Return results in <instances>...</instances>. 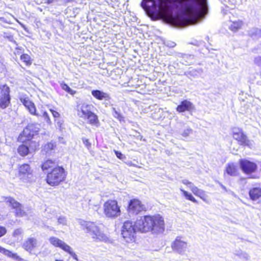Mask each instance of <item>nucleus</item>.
I'll return each instance as SVG.
<instances>
[{
	"label": "nucleus",
	"instance_id": "0eeeda50",
	"mask_svg": "<svg viewBox=\"0 0 261 261\" xmlns=\"http://www.w3.org/2000/svg\"><path fill=\"white\" fill-rule=\"evenodd\" d=\"M103 212L108 218H115L121 215L120 206L115 199H109L106 200L103 205Z\"/></svg>",
	"mask_w": 261,
	"mask_h": 261
},
{
	"label": "nucleus",
	"instance_id": "7ed1b4c3",
	"mask_svg": "<svg viewBox=\"0 0 261 261\" xmlns=\"http://www.w3.org/2000/svg\"><path fill=\"white\" fill-rule=\"evenodd\" d=\"M41 168L46 172V182L51 187H57L66 180L67 172L64 167L57 165L55 161L48 159L41 165Z\"/></svg>",
	"mask_w": 261,
	"mask_h": 261
},
{
	"label": "nucleus",
	"instance_id": "c9c22d12",
	"mask_svg": "<svg viewBox=\"0 0 261 261\" xmlns=\"http://www.w3.org/2000/svg\"><path fill=\"white\" fill-rule=\"evenodd\" d=\"M49 111L51 112L53 116L55 118H58L60 117V113L57 112V111L56 110H54L52 109H49Z\"/></svg>",
	"mask_w": 261,
	"mask_h": 261
},
{
	"label": "nucleus",
	"instance_id": "09e8293b",
	"mask_svg": "<svg viewBox=\"0 0 261 261\" xmlns=\"http://www.w3.org/2000/svg\"><path fill=\"white\" fill-rule=\"evenodd\" d=\"M73 0H67V2H72Z\"/></svg>",
	"mask_w": 261,
	"mask_h": 261
},
{
	"label": "nucleus",
	"instance_id": "9d476101",
	"mask_svg": "<svg viewBox=\"0 0 261 261\" xmlns=\"http://www.w3.org/2000/svg\"><path fill=\"white\" fill-rule=\"evenodd\" d=\"M126 211L128 214L137 215L146 212V207L141 201L137 198H132L128 202Z\"/></svg>",
	"mask_w": 261,
	"mask_h": 261
},
{
	"label": "nucleus",
	"instance_id": "3c124183",
	"mask_svg": "<svg viewBox=\"0 0 261 261\" xmlns=\"http://www.w3.org/2000/svg\"><path fill=\"white\" fill-rule=\"evenodd\" d=\"M9 16L12 17L11 15H8Z\"/></svg>",
	"mask_w": 261,
	"mask_h": 261
},
{
	"label": "nucleus",
	"instance_id": "c03bdc74",
	"mask_svg": "<svg viewBox=\"0 0 261 261\" xmlns=\"http://www.w3.org/2000/svg\"><path fill=\"white\" fill-rule=\"evenodd\" d=\"M182 183L186 186L191 185L192 184V182L187 179L182 180Z\"/></svg>",
	"mask_w": 261,
	"mask_h": 261
},
{
	"label": "nucleus",
	"instance_id": "5701e85b",
	"mask_svg": "<svg viewBox=\"0 0 261 261\" xmlns=\"http://www.w3.org/2000/svg\"><path fill=\"white\" fill-rule=\"evenodd\" d=\"M192 193L196 196L199 197L203 201L208 202V196L204 191L198 189L197 187L194 186L191 189Z\"/></svg>",
	"mask_w": 261,
	"mask_h": 261
},
{
	"label": "nucleus",
	"instance_id": "2eb2a0df",
	"mask_svg": "<svg viewBox=\"0 0 261 261\" xmlns=\"http://www.w3.org/2000/svg\"><path fill=\"white\" fill-rule=\"evenodd\" d=\"M19 100L30 114L34 116H39V114L37 112L36 106L28 97H21Z\"/></svg>",
	"mask_w": 261,
	"mask_h": 261
},
{
	"label": "nucleus",
	"instance_id": "412c9836",
	"mask_svg": "<svg viewBox=\"0 0 261 261\" xmlns=\"http://www.w3.org/2000/svg\"><path fill=\"white\" fill-rule=\"evenodd\" d=\"M0 252L7 256L8 257L12 258L16 261H24V260L19 256L17 253L12 252L0 246Z\"/></svg>",
	"mask_w": 261,
	"mask_h": 261
},
{
	"label": "nucleus",
	"instance_id": "2f4dec72",
	"mask_svg": "<svg viewBox=\"0 0 261 261\" xmlns=\"http://www.w3.org/2000/svg\"><path fill=\"white\" fill-rule=\"evenodd\" d=\"M60 86H61V88L63 90L65 91L66 92H67V93H68L69 94H70L72 95H73L76 93V91L72 90L69 87V86L65 83H64V82L60 84Z\"/></svg>",
	"mask_w": 261,
	"mask_h": 261
},
{
	"label": "nucleus",
	"instance_id": "4468645a",
	"mask_svg": "<svg viewBox=\"0 0 261 261\" xmlns=\"http://www.w3.org/2000/svg\"><path fill=\"white\" fill-rule=\"evenodd\" d=\"M240 168L246 174H250L255 172L257 170V165L251 161L246 159L239 160Z\"/></svg>",
	"mask_w": 261,
	"mask_h": 261
},
{
	"label": "nucleus",
	"instance_id": "f257e3e1",
	"mask_svg": "<svg viewBox=\"0 0 261 261\" xmlns=\"http://www.w3.org/2000/svg\"><path fill=\"white\" fill-rule=\"evenodd\" d=\"M207 13V0H158V15L174 26L193 24Z\"/></svg>",
	"mask_w": 261,
	"mask_h": 261
},
{
	"label": "nucleus",
	"instance_id": "6ab92c4d",
	"mask_svg": "<svg viewBox=\"0 0 261 261\" xmlns=\"http://www.w3.org/2000/svg\"><path fill=\"white\" fill-rule=\"evenodd\" d=\"M194 109V106L191 102L188 100L181 101L176 108V111L178 113H182L185 111H191Z\"/></svg>",
	"mask_w": 261,
	"mask_h": 261
},
{
	"label": "nucleus",
	"instance_id": "473e14b6",
	"mask_svg": "<svg viewBox=\"0 0 261 261\" xmlns=\"http://www.w3.org/2000/svg\"><path fill=\"white\" fill-rule=\"evenodd\" d=\"M6 202L9 204V205L13 208L15 206H16L20 203L17 201L14 198L9 197L7 198Z\"/></svg>",
	"mask_w": 261,
	"mask_h": 261
},
{
	"label": "nucleus",
	"instance_id": "f3484780",
	"mask_svg": "<svg viewBox=\"0 0 261 261\" xmlns=\"http://www.w3.org/2000/svg\"><path fill=\"white\" fill-rule=\"evenodd\" d=\"M181 238L180 237H177L171 245L172 250L179 253H182L187 248V242L181 240Z\"/></svg>",
	"mask_w": 261,
	"mask_h": 261
},
{
	"label": "nucleus",
	"instance_id": "79ce46f5",
	"mask_svg": "<svg viewBox=\"0 0 261 261\" xmlns=\"http://www.w3.org/2000/svg\"><path fill=\"white\" fill-rule=\"evenodd\" d=\"M114 112L115 113L114 116L117 119H118L119 120H121L123 118L122 115L119 113L117 112L115 109H114Z\"/></svg>",
	"mask_w": 261,
	"mask_h": 261
},
{
	"label": "nucleus",
	"instance_id": "a878e982",
	"mask_svg": "<svg viewBox=\"0 0 261 261\" xmlns=\"http://www.w3.org/2000/svg\"><path fill=\"white\" fill-rule=\"evenodd\" d=\"M57 147V143L55 141H50L45 144L42 147V150L46 153L51 151Z\"/></svg>",
	"mask_w": 261,
	"mask_h": 261
},
{
	"label": "nucleus",
	"instance_id": "c85d7f7f",
	"mask_svg": "<svg viewBox=\"0 0 261 261\" xmlns=\"http://www.w3.org/2000/svg\"><path fill=\"white\" fill-rule=\"evenodd\" d=\"M12 209L15 210V216L16 217H22L27 215L26 212L24 211L23 206L20 203Z\"/></svg>",
	"mask_w": 261,
	"mask_h": 261
},
{
	"label": "nucleus",
	"instance_id": "bb28decb",
	"mask_svg": "<svg viewBox=\"0 0 261 261\" xmlns=\"http://www.w3.org/2000/svg\"><path fill=\"white\" fill-rule=\"evenodd\" d=\"M12 209L15 210V216L16 217H22L27 215L26 212L24 211L23 206L20 203Z\"/></svg>",
	"mask_w": 261,
	"mask_h": 261
},
{
	"label": "nucleus",
	"instance_id": "f03ea898",
	"mask_svg": "<svg viewBox=\"0 0 261 261\" xmlns=\"http://www.w3.org/2000/svg\"><path fill=\"white\" fill-rule=\"evenodd\" d=\"M39 128L36 124H29L20 133L17 141L21 143L17 148V152L21 157H25L32 152L35 151L39 147V142L33 140L38 135Z\"/></svg>",
	"mask_w": 261,
	"mask_h": 261
},
{
	"label": "nucleus",
	"instance_id": "8fccbe9b",
	"mask_svg": "<svg viewBox=\"0 0 261 261\" xmlns=\"http://www.w3.org/2000/svg\"><path fill=\"white\" fill-rule=\"evenodd\" d=\"M55 261H63V260H61V259H56Z\"/></svg>",
	"mask_w": 261,
	"mask_h": 261
},
{
	"label": "nucleus",
	"instance_id": "58836bf2",
	"mask_svg": "<svg viewBox=\"0 0 261 261\" xmlns=\"http://www.w3.org/2000/svg\"><path fill=\"white\" fill-rule=\"evenodd\" d=\"M83 142L85 146L88 149L91 148V144L88 139H83Z\"/></svg>",
	"mask_w": 261,
	"mask_h": 261
},
{
	"label": "nucleus",
	"instance_id": "f8f14e48",
	"mask_svg": "<svg viewBox=\"0 0 261 261\" xmlns=\"http://www.w3.org/2000/svg\"><path fill=\"white\" fill-rule=\"evenodd\" d=\"M50 243L55 247L59 248L69 254L75 260H78L77 255L73 251L71 247L60 239L51 237L49 238Z\"/></svg>",
	"mask_w": 261,
	"mask_h": 261
},
{
	"label": "nucleus",
	"instance_id": "cd10ccee",
	"mask_svg": "<svg viewBox=\"0 0 261 261\" xmlns=\"http://www.w3.org/2000/svg\"><path fill=\"white\" fill-rule=\"evenodd\" d=\"M12 209L15 210V216L16 217H22L27 215L26 212L24 211L23 206L20 203Z\"/></svg>",
	"mask_w": 261,
	"mask_h": 261
},
{
	"label": "nucleus",
	"instance_id": "de8ad7c7",
	"mask_svg": "<svg viewBox=\"0 0 261 261\" xmlns=\"http://www.w3.org/2000/svg\"><path fill=\"white\" fill-rule=\"evenodd\" d=\"M257 32H260V31L256 30V32H255V33H251V34H250V36L251 37H253V36H255L256 34H257Z\"/></svg>",
	"mask_w": 261,
	"mask_h": 261
},
{
	"label": "nucleus",
	"instance_id": "f704fd0d",
	"mask_svg": "<svg viewBox=\"0 0 261 261\" xmlns=\"http://www.w3.org/2000/svg\"><path fill=\"white\" fill-rule=\"evenodd\" d=\"M22 233V230L20 228H17L15 229L13 233H12V236L13 237H17L18 236H20Z\"/></svg>",
	"mask_w": 261,
	"mask_h": 261
},
{
	"label": "nucleus",
	"instance_id": "9b49d317",
	"mask_svg": "<svg viewBox=\"0 0 261 261\" xmlns=\"http://www.w3.org/2000/svg\"><path fill=\"white\" fill-rule=\"evenodd\" d=\"M18 176L20 180L24 182H31L33 176V170L31 166L28 163L19 165L17 168Z\"/></svg>",
	"mask_w": 261,
	"mask_h": 261
},
{
	"label": "nucleus",
	"instance_id": "20e7f679",
	"mask_svg": "<svg viewBox=\"0 0 261 261\" xmlns=\"http://www.w3.org/2000/svg\"><path fill=\"white\" fill-rule=\"evenodd\" d=\"M164 218L160 214L147 215L136 222L137 230L141 232L160 233L165 230Z\"/></svg>",
	"mask_w": 261,
	"mask_h": 261
},
{
	"label": "nucleus",
	"instance_id": "423d86ee",
	"mask_svg": "<svg viewBox=\"0 0 261 261\" xmlns=\"http://www.w3.org/2000/svg\"><path fill=\"white\" fill-rule=\"evenodd\" d=\"M136 224L131 220H126L122 224L121 235L123 241L128 244L136 243L137 239Z\"/></svg>",
	"mask_w": 261,
	"mask_h": 261
},
{
	"label": "nucleus",
	"instance_id": "a19ab883",
	"mask_svg": "<svg viewBox=\"0 0 261 261\" xmlns=\"http://www.w3.org/2000/svg\"><path fill=\"white\" fill-rule=\"evenodd\" d=\"M115 154H116V156L119 159H123L124 158V155L120 152V151L115 150L114 151Z\"/></svg>",
	"mask_w": 261,
	"mask_h": 261
},
{
	"label": "nucleus",
	"instance_id": "dca6fc26",
	"mask_svg": "<svg viewBox=\"0 0 261 261\" xmlns=\"http://www.w3.org/2000/svg\"><path fill=\"white\" fill-rule=\"evenodd\" d=\"M141 6L149 16H153L156 11L154 0H142Z\"/></svg>",
	"mask_w": 261,
	"mask_h": 261
},
{
	"label": "nucleus",
	"instance_id": "6e6552de",
	"mask_svg": "<svg viewBox=\"0 0 261 261\" xmlns=\"http://www.w3.org/2000/svg\"><path fill=\"white\" fill-rule=\"evenodd\" d=\"M83 229L96 241H102L106 239V236L102 233L99 226L95 222H86L83 225Z\"/></svg>",
	"mask_w": 261,
	"mask_h": 261
},
{
	"label": "nucleus",
	"instance_id": "ea45409f",
	"mask_svg": "<svg viewBox=\"0 0 261 261\" xmlns=\"http://www.w3.org/2000/svg\"><path fill=\"white\" fill-rule=\"evenodd\" d=\"M0 21L8 24L11 23V20H10V19H9V18L8 19H7L5 16L0 17Z\"/></svg>",
	"mask_w": 261,
	"mask_h": 261
},
{
	"label": "nucleus",
	"instance_id": "c756f323",
	"mask_svg": "<svg viewBox=\"0 0 261 261\" xmlns=\"http://www.w3.org/2000/svg\"><path fill=\"white\" fill-rule=\"evenodd\" d=\"M21 61L27 66H30L33 63V59L28 54H22L20 56Z\"/></svg>",
	"mask_w": 261,
	"mask_h": 261
},
{
	"label": "nucleus",
	"instance_id": "4c0bfd02",
	"mask_svg": "<svg viewBox=\"0 0 261 261\" xmlns=\"http://www.w3.org/2000/svg\"><path fill=\"white\" fill-rule=\"evenodd\" d=\"M7 231V230L5 227L0 225V238L5 236Z\"/></svg>",
	"mask_w": 261,
	"mask_h": 261
},
{
	"label": "nucleus",
	"instance_id": "a211bd4d",
	"mask_svg": "<svg viewBox=\"0 0 261 261\" xmlns=\"http://www.w3.org/2000/svg\"><path fill=\"white\" fill-rule=\"evenodd\" d=\"M22 247L26 251L31 253L37 247V240L33 237L28 238L23 243Z\"/></svg>",
	"mask_w": 261,
	"mask_h": 261
},
{
	"label": "nucleus",
	"instance_id": "ddd939ff",
	"mask_svg": "<svg viewBox=\"0 0 261 261\" xmlns=\"http://www.w3.org/2000/svg\"><path fill=\"white\" fill-rule=\"evenodd\" d=\"M232 136L233 139L236 140L241 146L251 148L252 143L248 139L247 136L244 134L242 128H234L233 129Z\"/></svg>",
	"mask_w": 261,
	"mask_h": 261
},
{
	"label": "nucleus",
	"instance_id": "b1692460",
	"mask_svg": "<svg viewBox=\"0 0 261 261\" xmlns=\"http://www.w3.org/2000/svg\"><path fill=\"white\" fill-rule=\"evenodd\" d=\"M92 96L96 99L101 100L103 99H110V96L108 94L101 91L99 90H94L91 92Z\"/></svg>",
	"mask_w": 261,
	"mask_h": 261
},
{
	"label": "nucleus",
	"instance_id": "49530a36",
	"mask_svg": "<svg viewBox=\"0 0 261 261\" xmlns=\"http://www.w3.org/2000/svg\"><path fill=\"white\" fill-rule=\"evenodd\" d=\"M56 0H46V3L47 4H50L54 2Z\"/></svg>",
	"mask_w": 261,
	"mask_h": 261
},
{
	"label": "nucleus",
	"instance_id": "7c9ffc66",
	"mask_svg": "<svg viewBox=\"0 0 261 261\" xmlns=\"http://www.w3.org/2000/svg\"><path fill=\"white\" fill-rule=\"evenodd\" d=\"M180 191L181 192L182 195L185 197V198L194 203H197V200L194 197V196L190 193L188 192L187 191L180 189Z\"/></svg>",
	"mask_w": 261,
	"mask_h": 261
},
{
	"label": "nucleus",
	"instance_id": "aec40b11",
	"mask_svg": "<svg viewBox=\"0 0 261 261\" xmlns=\"http://www.w3.org/2000/svg\"><path fill=\"white\" fill-rule=\"evenodd\" d=\"M226 173L230 176H237L239 174V170L237 165L233 163H229L226 166L224 174Z\"/></svg>",
	"mask_w": 261,
	"mask_h": 261
},
{
	"label": "nucleus",
	"instance_id": "37998d69",
	"mask_svg": "<svg viewBox=\"0 0 261 261\" xmlns=\"http://www.w3.org/2000/svg\"><path fill=\"white\" fill-rule=\"evenodd\" d=\"M254 63L259 66L261 65V57H258L254 59Z\"/></svg>",
	"mask_w": 261,
	"mask_h": 261
},
{
	"label": "nucleus",
	"instance_id": "e433bc0d",
	"mask_svg": "<svg viewBox=\"0 0 261 261\" xmlns=\"http://www.w3.org/2000/svg\"><path fill=\"white\" fill-rule=\"evenodd\" d=\"M23 49L21 47H17L15 48V50L14 52V55H19L23 54Z\"/></svg>",
	"mask_w": 261,
	"mask_h": 261
},
{
	"label": "nucleus",
	"instance_id": "a18cd8bd",
	"mask_svg": "<svg viewBox=\"0 0 261 261\" xmlns=\"http://www.w3.org/2000/svg\"><path fill=\"white\" fill-rule=\"evenodd\" d=\"M65 221V220L64 218L60 217L58 219V222L60 223H63V224H64Z\"/></svg>",
	"mask_w": 261,
	"mask_h": 261
},
{
	"label": "nucleus",
	"instance_id": "39448f33",
	"mask_svg": "<svg viewBox=\"0 0 261 261\" xmlns=\"http://www.w3.org/2000/svg\"><path fill=\"white\" fill-rule=\"evenodd\" d=\"M93 106L92 105L83 103L78 110V115L80 117L87 120V123L96 127L100 125L98 116L92 111Z\"/></svg>",
	"mask_w": 261,
	"mask_h": 261
},
{
	"label": "nucleus",
	"instance_id": "1a4fd4ad",
	"mask_svg": "<svg viewBox=\"0 0 261 261\" xmlns=\"http://www.w3.org/2000/svg\"><path fill=\"white\" fill-rule=\"evenodd\" d=\"M11 89L7 84H0V108L5 109L11 103Z\"/></svg>",
	"mask_w": 261,
	"mask_h": 261
},
{
	"label": "nucleus",
	"instance_id": "393cba45",
	"mask_svg": "<svg viewBox=\"0 0 261 261\" xmlns=\"http://www.w3.org/2000/svg\"><path fill=\"white\" fill-rule=\"evenodd\" d=\"M243 25V22L242 20H237L232 21L229 27V29L233 32H236L241 29Z\"/></svg>",
	"mask_w": 261,
	"mask_h": 261
},
{
	"label": "nucleus",
	"instance_id": "72a5a7b5",
	"mask_svg": "<svg viewBox=\"0 0 261 261\" xmlns=\"http://www.w3.org/2000/svg\"><path fill=\"white\" fill-rule=\"evenodd\" d=\"M42 116L44 118V120L46 121L48 124L50 125L51 124V121L50 120V117L46 111H44L42 113Z\"/></svg>",
	"mask_w": 261,
	"mask_h": 261
},
{
	"label": "nucleus",
	"instance_id": "4be33fe9",
	"mask_svg": "<svg viewBox=\"0 0 261 261\" xmlns=\"http://www.w3.org/2000/svg\"><path fill=\"white\" fill-rule=\"evenodd\" d=\"M250 198L253 201L261 199V188L253 187L249 191Z\"/></svg>",
	"mask_w": 261,
	"mask_h": 261
}]
</instances>
